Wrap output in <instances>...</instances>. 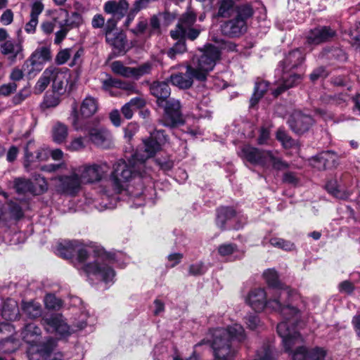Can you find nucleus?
Returning a JSON list of instances; mask_svg holds the SVG:
<instances>
[{
	"mask_svg": "<svg viewBox=\"0 0 360 360\" xmlns=\"http://www.w3.org/2000/svg\"><path fill=\"white\" fill-rule=\"evenodd\" d=\"M335 30L330 27H319L309 32L307 41L309 44L318 45L330 40L335 36Z\"/></svg>",
	"mask_w": 360,
	"mask_h": 360,
	"instance_id": "obj_22",
	"label": "nucleus"
},
{
	"mask_svg": "<svg viewBox=\"0 0 360 360\" xmlns=\"http://www.w3.org/2000/svg\"><path fill=\"white\" fill-rule=\"evenodd\" d=\"M56 190L62 194L75 195L81 189L82 181L75 168L70 175H60L53 179Z\"/></svg>",
	"mask_w": 360,
	"mask_h": 360,
	"instance_id": "obj_13",
	"label": "nucleus"
},
{
	"mask_svg": "<svg viewBox=\"0 0 360 360\" xmlns=\"http://www.w3.org/2000/svg\"><path fill=\"white\" fill-rule=\"evenodd\" d=\"M3 55L8 56L9 58L14 60L22 52V47L20 42L13 40H7L0 46Z\"/></svg>",
	"mask_w": 360,
	"mask_h": 360,
	"instance_id": "obj_31",
	"label": "nucleus"
},
{
	"mask_svg": "<svg viewBox=\"0 0 360 360\" xmlns=\"http://www.w3.org/2000/svg\"><path fill=\"white\" fill-rule=\"evenodd\" d=\"M167 141V136L163 130L155 129L150 131V136L143 140V147L141 148L128 163L122 160L116 162L113 165V170L110 179L117 192H120L124 184L131 178L139 176H144L146 174L145 162L147 159L153 157Z\"/></svg>",
	"mask_w": 360,
	"mask_h": 360,
	"instance_id": "obj_2",
	"label": "nucleus"
},
{
	"mask_svg": "<svg viewBox=\"0 0 360 360\" xmlns=\"http://www.w3.org/2000/svg\"><path fill=\"white\" fill-rule=\"evenodd\" d=\"M246 30V25L244 21L234 18L225 21L221 25L222 34L229 37H237L244 33Z\"/></svg>",
	"mask_w": 360,
	"mask_h": 360,
	"instance_id": "obj_24",
	"label": "nucleus"
},
{
	"mask_svg": "<svg viewBox=\"0 0 360 360\" xmlns=\"http://www.w3.org/2000/svg\"><path fill=\"white\" fill-rule=\"evenodd\" d=\"M235 4L233 0H219L217 3V11L215 16L223 18L231 17L236 8Z\"/></svg>",
	"mask_w": 360,
	"mask_h": 360,
	"instance_id": "obj_34",
	"label": "nucleus"
},
{
	"mask_svg": "<svg viewBox=\"0 0 360 360\" xmlns=\"http://www.w3.org/2000/svg\"><path fill=\"white\" fill-rule=\"evenodd\" d=\"M253 360H276L274 346L270 343H264L256 352Z\"/></svg>",
	"mask_w": 360,
	"mask_h": 360,
	"instance_id": "obj_36",
	"label": "nucleus"
},
{
	"mask_svg": "<svg viewBox=\"0 0 360 360\" xmlns=\"http://www.w3.org/2000/svg\"><path fill=\"white\" fill-rule=\"evenodd\" d=\"M85 147L83 138L77 137L72 140L68 146V150L72 151L79 150Z\"/></svg>",
	"mask_w": 360,
	"mask_h": 360,
	"instance_id": "obj_64",
	"label": "nucleus"
},
{
	"mask_svg": "<svg viewBox=\"0 0 360 360\" xmlns=\"http://www.w3.org/2000/svg\"><path fill=\"white\" fill-rule=\"evenodd\" d=\"M8 210L11 217L15 219H19L23 216L22 208L16 202H9Z\"/></svg>",
	"mask_w": 360,
	"mask_h": 360,
	"instance_id": "obj_58",
	"label": "nucleus"
},
{
	"mask_svg": "<svg viewBox=\"0 0 360 360\" xmlns=\"http://www.w3.org/2000/svg\"><path fill=\"white\" fill-rule=\"evenodd\" d=\"M338 164V155L330 150L323 151L311 160V165L317 169L335 167Z\"/></svg>",
	"mask_w": 360,
	"mask_h": 360,
	"instance_id": "obj_20",
	"label": "nucleus"
},
{
	"mask_svg": "<svg viewBox=\"0 0 360 360\" xmlns=\"http://www.w3.org/2000/svg\"><path fill=\"white\" fill-rule=\"evenodd\" d=\"M68 136V127L66 124L60 122H56L53 124L51 129V137L55 143L61 144L65 142Z\"/></svg>",
	"mask_w": 360,
	"mask_h": 360,
	"instance_id": "obj_33",
	"label": "nucleus"
},
{
	"mask_svg": "<svg viewBox=\"0 0 360 360\" xmlns=\"http://www.w3.org/2000/svg\"><path fill=\"white\" fill-rule=\"evenodd\" d=\"M245 323L251 330H255L260 325V320L256 314H249L245 317Z\"/></svg>",
	"mask_w": 360,
	"mask_h": 360,
	"instance_id": "obj_61",
	"label": "nucleus"
},
{
	"mask_svg": "<svg viewBox=\"0 0 360 360\" xmlns=\"http://www.w3.org/2000/svg\"><path fill=\"white\" fill-rule=\"evenodd\" d=\"M150 90L151 94L157 98L158 105L164 108V114L160 123L170 128L184 124L179 101L167 99L171 91L168 84L165 82H155L151 84Z\"/></svg>",
	"mask_w": 360,
	"mask_h": 360,
	"instance_id": "obj_4",
	"label": "nucleus"
},
{
	"mask_svg": "<svg viewBox=\"0 0 360 360\" xmlns=\"http://www.w3.org/2000/svg\"><path fill=\"white\" fill-rule=\"evenodd\" d=\"M19 314V309L17 302L11 299L4 302L2 307L1 316L2 319L7 321H14Z\"/></svg>",
	"mask_w": 360,
	"mask_h": 360,
	"instance_id": "obj_29",
	"label": "nucleus"
},
{
	"mask_svg": "<svg viewBox=\"0 0 360 360\" xmlns=\"http://www.w3.org/2000/svg\"><path fill=\"white\" fill-rule=\"evenodd\" d=\"M186 51V46L184 40L180 39L174 45L171 47L167 52L169 58L174 59L179 54H182Z\"/></svg>",
	"mask_w": 360,
	"mask_h": 360,
	"instance_id": "obj_44",
	"label": "nucleus"
},
{
	"mask_svg": "<svg viewBox=\"0 0 360 360\" xmlns=\"http://www.w3.org/2000/svg\"><path fill=\"white\" fill-rule=\"evenodd\" d=\"M247 339L243 327L233 323L227 328H219L212 333V347L214 350V360H234L238 345ZM173 360H197L193 357L182 359L175 356Z\"/></svg>",
	"mask_w": 360,
	"mask_h": 360,
	"instance_id": "obj_3",
	"label": "nucleus"
},
{
	"mask_svg": "<svg viewBox=\"0 0 360 360\" xmlns=\"http://www.w3.org/2000/svg\"><path fill=\"white\" fill-rule=\"evenodd\" d=\"M269 242L272 246L285 251L293 250L295 248L293 243L280 238H271Z\"/></svg>",
	"mask_w": 360,
	"mask_h": 360,
	"instance_id": "obj_45",
	"label": "nucleus"
},
{
	"mask_svg": "<svg viewBox=\"0 0 360 360\" xmlns=\"http://www.w3.org/2000/svg\"><path fill=\"white\" fill-rule=\"evenodd\" d=\"M325 356V350L316 347L308 352L307 360H323Z\"/></svg>",
	"mask_w": 360,
	"mask_h": 360,
	"instance_id": "obj_57",
	"label": "nucleus"
},
{
	"mask_svg": "<svg viewBox=\"0 0 360 360\" xmlns=\"http://www.w3.org/2000/svg\"><path fill=\"white\" fill-rule=\"evenodd\" d=\"M103 9L106 13L112 14V17L120 20L127 13L129 4L126 0L108 1L105 3Z\"/></svg>",
	"mask_w": 360,
	"mask_h": 360,
	"instance_id": "obj_26",
	"label": "nucleus"
},
{
	"mask_svg": "<svg viewBox=\"0 0 360 360\" xmlns=\"http://www.w3.org/2000/svg\"><path fill=\"white\" fill-rule=\"evenodd\" d=\"M205 271L206 268L202 262L195 263L189 266V274L192 276L202 275Z\"/></svg>",
	"mask_w": 360,
	"mask_h": 360,
	"instance_id": "obj_62",
	"label": "nucleus"
},
{
	"mask_svg": "<svg viewBox=\"0 0 360 360\" xmlns=\"http://www.w3.org/2000/svg\"><path fill=\"white\" fill-rule=\"evenodd\" d=\"M263 276L270 288V292L276 297L283 303H291L298 295L295 291L291 290L288 287L283 285L278 280L276 271L274 269H269L263 273Z\"/></svg>",
	"mask_w": 360,
	"mask_h": 360,
	"instance_id": "obj_10",
	"label": "nucleus"
},
{
	"mask_svg": "<svg viewBox=\"0 0 360 360\" xmlns=\"http://www.w3.org/2000/svg\"><path fill=\"white\" fill-rule=\"evenodd\" d=\"M304 54L298 49L286 53L276 70V74L280 75L281 72H294L302 69L304 62Z\"/></svg>",
	"mask_w": 360,
	"mask_h": 360,
	"instance_id": "obj_14",
	"label": "nucleus"
},
{
	"mask_svg": "<svg viewBox=\"0 0 360 360\" xmlns=\"http://www.w3.org/2000/svg\"><path fill=\"white\" fill-rule=\"evenodd\" d=\"M111 68L112 72L117 75L124 77H133L134 68L124 66L120 61H114L111 64Z\"/></svg>",
	"mask_w": 360,
	"mask_h": 360,
	"instance_id": "obj_43",
	"label": "nucleus"
},
{
	"mask_svg": "<svg viewBox=\"0 0 360 360\" xmlns=\"http://www.w3.org/2000/svg\"><path fill=\"white\" fill-rule=\"evenodd\" d=\"M54 19L58 22V26L60 28L55 34L54 43L60 44L72 27V22L69 18L68 11L64 8L57 9Z\"/></svg>",
	"mask_w": 360,
	"mask_h": 360,
	"instance_id": "obj_19",
	"label": "nucleus"
},
{
	"mask_svg": "<svg viewBox=\"0 0 360 360\" xmlns=\"http://www.w3.org/2000/svg\"><path fill=\"white\" fill-rule=\"evenodd\" d=\"M97 110L98 103L96 98L86 96L81 103L80 114L84 117H89L95 114Z\"/></svg>",
	"mask_w": 360,
	"mask_h": 360,
	"instance_id": "obj_35",
	"label": "nucleus"
},
{
	"mask_svg": "<svg viewBox=\"0 0 360 360\" xmlns=\"http://www.w3.org/2000/svg\"><path fill=\"white\" fill-rule=\"evenodd\" d=\"M246 301L255 311H262L265 307L278 311L285 321L291 319L296 321L301 314V309L297 307L291 303H283L274 295L272 298L267 300L266 292L262 288L251 290Z\"/></svg>",
	"mask_w": 360,
	"mask_h": 360,
	"instance_id": "obj_6",
	"label": "nucleus"
},
{
	"mask_svg": "<svg viewBox=\"0 0 360 360\" xmlns=\"http://www.w3.org/2000/svg\"><path fill=\"white\" fill-rule=\"evenodd\" d=\"M85 131L89 141L94 144L104 148L110 145L112 140L110 132L98 122H88Z\"/></svg>",
	"mask_w": 360,
	"mask_h": 360,
	"instance_id": "obj_15",
	"label": "nucleus"
},
{
	"mask_svg": "<svg viewBox=\"0 0 360 360\" xmlns=\"http://www.w3.org/2000/svg\"><path fill=\"white\" fill-rule=\"evenodd\" d=\"M48 158L47 151L42 148H36L33 141L27 143L25 147L24 166L27 171H30L35 167L36 163L46 160Z\"/></svg>",
	"mask_w": 360,
	"mask_h": 360,
	"instance_id": "obj_17",
	"label": "nucleus"
},
{
	"mask_svg": "<svg viewBox=\"0 0 360 360\" xmlns=\"http://www.w3.org/2000/svg\"><path fill=\"white\" fill-rule=\"evenodd\" d=\"M31 95V89L30 86H24L12 98V103L17 105L21 104Z\"/></svg>",
	"mask_w": 360,
	"mask_h": 360,
	"instance_id": "obj_47",
	"label": "nucleus"
},
{
	"mask_svg": "<svg viewBox=\"0 0 360 360\" xmlns=\"http://www.w3.org/2000/svg\"><path fill=\"white\" fill-rule=\"evenodd\" d=\"M269 84L266 82L262 81L257 82L255 86L254 93L250 98V106H255L259 99L263 96L264 92L268 89Z\"/></svg>",
	"mask_w": 360,
	"mask_h": 360,
	"instance_id": "obj_41",
	"label": "nucleus"
},
{
	"mask_svg": "<svg viewBox=\"0 0 360 360\" xmlns=\"http://www.w3.org/2000/svg\"><path fill=\"white\" fill-rule=\"evenodd\" d=\"M70 120L74 129L76 131L82 130V125L79 122V117L77 111V105L75 103L72 107V112L70 117Z\"/></svg>",
	"mask_w": 360,
	"mask_h": 360,
	"instance_id": "obj_55",
	"label": "nucleus"
},
{
	"mask_svg": "<svg viewBox=\"0 0 360 360\" xmlns=\"http://www.w3.org/2000/svg\"><path fill=\"white\" fill-rule=\"evenodd\" d=\"M168 13H159L158 15H154L150 18V32L151 34L153 33H160V18L163 16L164 18H166V15H167Z\"/></svg>",
	"mask_w": 360,
	"mask_h": 360,
	"instance_id": "obj_53",
	"label": "nucleus"
},
{
	"mask_svg": "<svg viewBox=\"0 0 360 360\" xmlns=\"http://www.w3.org/2000/svg\"><path fill=\"white\" fill-rule=\"evenodd\" d=\"M44 304L46 308L50 309H59L62 307L61 300L57 298L53 294H48L44 298Z\"/></svg>",
	"mask_w": 360,
	"mask_h": 360,
	"instance_id": "obj_50",
	"label": "nucleus"
},
{
	"mask_svg": "<svg viewBox=\"0 0 360 360\" xmlns=\"http://www.w3.org/2000/svg\"><path fill=\"white\" fill-rule=\"evenodd\" d=\"M108 44L112 46L118 53L124 51L127 46V37L122 32H108L105 36Z\"/></svg>",
	"mask_w": 360,
	"mask_h": 360,
	"instance_id": "obj_28",
	"label": "nucleus"
},
{
	"mask_svg": "<svg viewBox=\"0 0 360 360\" xmlns=\"http://www.w3.org/2000/svg\"><path fill=\"white\" fill-rule=\"evenodd\" d=\"M17 87L15 82L1 84L0 86V97H8L16 91Z\"/></svg>",
	"mask_w": 360,
	"mask_h": 360,
	"instance_id": "obj_56",
	"label": "nucleus"
},
{
	"mask_svg": "<svg viewBox=\"0 0 360 360\" xmlns=\"http://www.w3.org/2000/svg\"><path fill=\"white\" fill-rule=\"evenodd\" d=\"M300 319V316L296 321L295 319L282 321L277 326V332L282 339L285 351L291 354L292 360H307L309 352L305 347L300 345L304 340L295 328Z\"/></svg>",
	"mask_w": 360,
	"mask_h": 360,
	"instance_id": "obj_7",
	"label": "nucleus"
},
{
	"mask_svg": "<svg viewBox=\"0 0 360 360\" xmlns=\"http://www.w3.org/2000/svg\"><path fill=\"white\" fill-rule=\"evenodd\" d=\"M60 96L54 92L46 95L44 99V105L46 108L56 107L60 103Z\"/></svg>",
	"mask_w": 360,
	"mask_h": 360,
	"instance_id": "obj_54",
	"label": "nucleus"
},
{
	"mask_svg": "<svg viewBox=\"0 0 360 360\" xmlns=\"http://www.w3.org/2000/svg\"><path fill=\"white\" fill-rule=\"evenodd\" d=\"M57 10L53 11L51 13V19L42 22L41 28L44 34H50L53 33L56 26L58 25V22L54 19Z\"/></svg>",
	"mask_w": 360,
	"mask_h": 360,
	"instance_id": "obj_49",
	"label": "nucleus"
},
{
	"mask_svg": "<svg viewBox=\"0 0 360 360\" xmlns=\"http://www.w3.org/2000/svg\"><path fill=\"white\" fill-rule=\"evenodd\" d=\"M27 344V355L30 360H46L57 347V340L51 337L42 340L41 330L31 323L25 326L21 333Z\"/></svg>",
	"mask_w": 360,
	"mask_h": 360,
	"instance_id": "obj_5",
	"label": "nucleus"
},
{
	"mask_svg": "<svg viewBox=\"0 0 360 360\" xmlns=\"http://www.w3.org/2000/svg\"><path fill=\"white\" fill-rule=\"evenodd\" d=\"M67 73L62 68L54 66V74L52 77V89L54 93L62 95L65 92L67 84Z\"/></svg>",
	"mask_w": 360,
	"mask_h": 360,
	"instance_id": "obj_27",
	"label": "nucleus"
},
{
	"mask_svg": "<svg viewBox=\"0 0 360 360\" xmlns=\"http://www.w3.org/2000/svg\"><path fill=\"white\" fill-rule=\"evenodd\" d=\"M117 89L124 91L128 96L139 94V90L136 84L134 82H122L120 80Z\"/></svg>",
	"mask_w": 360,
	"mask_h": 360,
	"instance_id": "obj_51",
	"label": "nucleus"
},
{
	"mask_svg": "<svg viewBox=\"0 0 360 360\" xmlns=\"http://www.w3.org/2000/svg\"><path fill=\"white\" fill-rule=\"evenodd\" d=\"M153 65L150 62L144 63L138 67L133 68V77L139 79V77L150 74L153 70Z\"/></svg>",
	"mask_w": 360,
	"mask_h": 360,
	"instance_id": "obj_48",
	"label": "nucleus"
},
{
	"mask_svg": "<svg viewBox=\"0 0 360 360\" xmlns=\"http://www.w3.org/2000/svg\"><path fill=\"white\" fill-rule=\"evenodd\" d=\"M14 188L15 191L19 193H25L27 192L36 193L34 190V186L30 180L25 179H16L14 181Z\"/></svg>",
	"mask_w": 360,
	"mask_h": 360,
	"instance_id": "obj_42",
	"label": "nucleus"
},
{
	"mask_svg": "<svg viewBox=\"0 0 360 360\" xmlns=\"http://www.w3.org/2000/svg\"><path fill=\"white\" fill-rule=\"evenodd\" d=\"M328 76V72L323 67H319L314 70L310 74L309 78L312 82H316L319 79H323Z\"/></svg>",
	"mask_w": 360,
	"mask_h": 360,
	"instance_id": "obj_60",
	"label": "nucleus"
},
{
	"mask_svg": "<svg viewBox=\"0 0 360 360\" xmlns=\"http://www.w3.org/2000/svg\"><path fill=\"white\" fill-rule=\"evenodd\" d=\"M22 311L30 319H35L41 314L40 304L34 302H22Z\"/></svg>",
	"mask_w": 360,
	"mask_h": 360,
	"instance_id": "obj_38",
	"label": "nucleus"
},
{
	"mask_svg": "<svg viewBox=\"0 0 360 360\" xmlns=\"http://www.w3.org/2000/svg\"><path fill=\"white\" fill-rule=\"evenodd\" d=\"M326 188L329 193L337 198L346 199L349 197V193L339 186L335 179L328 181L326 185Z\"/></svg>",
	"mask_w": 360,
	"mask_h": 360,
	"instance_id": "obj_37",
	"label": "nucleus"
},
{
	"mask_svg": "<svg viewBox=\"0 0 360 360\" xmlns=\"http://www.w3.org/2000/svg\"><path fill=\"white\" fill-rule=\"evenodd\" d=\"M52 59V54L50 46H39L31 54L30 57L25 61L24 66L31 68L30 72L41 70L43 65Z\"/></svg>",
	"mask_w": 360,
	"mask_h": 360,
	"instance_id": "obj_16",
	"label": "nucleus"
},
{
	"mask_svg": "<svg viewBox=\"0 0 360 360\" xmlns=\"http://www.w3.org/2000/svg\"><path fill=\"white\" fill-rule=\"evenodd\" d=\"M196 20L195 14L188 11L181 15L179 22L177 24L175 30L170 31V35L174 39H178L179 37L183 36L187 28L193 26Z\"/></svg>",
	"mask_w": 360,
	"mask_h": 360,
	"instance_id": "obj_25",
	"label": "nucleus"
},
{
	"mask_svg": "<svg viewBox=\"0 0 360 360\" xmlns=\"http://www.w3.org/2000/svg\"><path fill=\"white\" fill-rule=\"evenodd\" d=\"M53 74L54 66L53 65L49 66L44 70L35 84L34 88L35 94H41L48 87L51 81H52Z\"/></svg>",
	"mask_w": 360,
	"mask_h": 360,
	"instance_id": "obj_30",
	"label": "nucleus"
},
{
	"mask_svg": "<svg viewBox=\"0 0 360 360\" xmlns=\"http://www.w3.org/2000/svg\"><path fill=\"white\" fill-rule=\"evenodd\" d=\"M217 250L221 257L227 259L231 258L230 260L231 261L238 258L236 256L233 257V255L238 252V247L233 243L221 244L218 247Z\"/></svg>",
	"mask_w": 360,
	"mask_h": 360,
	"instance_id": "obj_39",
	"label": "nucleus"
},
{
	"mask_svg": "<svg viewBox=\"0 0 360 360\" xmlns=\"http://www.w3.org/2000/svg\"><path fill=\"white\" fill-rule=\"evenodd\" d=\"M82 184H95L102 181L107 175L110 167L106 162L84 164L75 167Z\"/></svg>",
	"mask_w": 360,
	"mask_h": 360,
	"instance_id": "obj_11",
	"label": "nucleus"
},
{
	"mask_svg": "<svg viewBox=\"0 0 360 360\" xmlns=\"http://www.w3.org/2000/svg\"><path fill=\"white\" fill-rule=\"evenodd\" d=\"M314 120L309 115L301 112H294L288 120L290 129L296 134H303L309 130Z\"/></svg>",
	"mask_w": 360,
	"mask_h": 360,
	"instance_id": "obj_21",
	"label": "nucleus"
},
{
	"mask_svg": "<svg viewBox=\"0 0 360 360\" xmlns=\"http://www.w3.org/2000/svg\"><path fill=\"white\" fill-rule=\"evenodd\" d=\"M57 251L64 259H70L74 252H77L74 266L89 279L98 280L106 284L114 283L115 272L102 248L82 245L78 241H69L59 245Z\"/></svg>",
	"mask_w": 360,
	"mask_h": 360,
	"instance_id": "obj_1",
	"label": "nucleus"
},
{
	"mask_svg": "<svg viewBox=\"0 0 360 360\" xmlns=\"http://www.w3.org/2000/svg\"><path fill=\"white\" fill-rule=\"evenodd\" d=\"M42 321L48 332H55L62 338L68 337L73 333L84 329L86 326V322L82 319L78 323L70 326L59 314L46 316Z\"/></svg>",
	"mask_w": 360,
	"mask_h": 360,
	"instance_id": "obj_9",
	"label": "nucleus"
},
{
	"mask_svg": "<svg viewBox=\"0 0 360 360\" xmlns=\"http://www.w3.org/2000/svg\"><path fill=\"white\" fill-rule=\"evenodd\" d=\"M240 156L250 163L265 169L271 167L276 170H283L288 167V164L276 151L259 150L250 146H245L241 150Z\"/></svg>",
	"mask_w": 360,
	"mask_h": 360,
	"instance_id": "obj_8",
	"label": "nucleus"
},
{
	"mask_svg": "<svg viewBox=\"0 0 360 360\" xmlns=\"http://www.w3.org/2000/svg\"><path fill=\"white\" fill-rule=\"evenodd\" d=\"M119 79H112V77H108L106 79L103 80L102 82V88L105 91H108L111 94V89L113 87L118 88Z\"/></svg>",
	"mask_w": 360,
	"mask_h": 360,
	"instance_id": "obj_63",
	"label": "nucleus"
},
{
	"mask_svg": "<svg viewBox=\"0 0 360 360\" xmlns=\"http://www.w3.org/2000/svg\"><path fill=\"white\" fill-rule=\"evenodd\" d=\"M276 139L285 148H291L294 144V140L282 128H279L276 132Z\"/></svg>",
	"mask_w": 360,
	"mask_h": 360,
	"instance_id": "obj_46",
	"label": "nucleus"
},
{
	"mask_svg": "<svg viewBox=\"0 0 360 360\" xmlns=\"http://www.w3.org/2000/svg\"><path fill=\"white\" fill-rule=\"evenodd\" d=\"M278 79L276 81V88L273 89L272 94L278 96L285 90L297 85L302 79V74L295 72H281L280 75L276 74Z\"/></svg>",
	"mask_w": 360,
	"mask_h": 360,
	"instance_id": "obj_18",
	"label": "nucleus"
},
{
	"mask_svg": "<svg viewBox=\"0 0 360 360\" xmlns=\"http://www.w3.org/2000/svg\"><path fill=\"white\" fill-rule=\"evenodd\" d=\"M72 55V49H64L58 51L55 58V62L57 65L65 64Z\"/></svg>",
	"mask_w": 360,
	"mask_h": 360,
	"instance_id": "obj_52",
	"label": "nucleus"
},
{
	"mask_svg": "<svg viewBox=\"0 0 360 360\" xmlns=\"http://www.w3.org/2000/svg\"><path fill=\"white\" fill-rule=\"evenodd\" d=\"M237 218L236 211L231 207H222L217 210V225L221 229H225L226 223Z\"/></svg>",
	"mask_w": 360,
	"mask_h": 360,
	"instance_id": "obj_32",
	"label": "nucleus"
},
{
	"mask_svg": "<svg viewBox=\"0 0 360 360\" xmlns=\"http://www.w3.org/2000/svg\"><path fill=\"white\" fill-rule=\"evenodd\" d=\"M36 184L38 186V188L34 187V190L36 191V193H33L35 195H38L42 193H44L48 189V184L44 179V177L38 175L35 178Z\"/></svg>",
	"mask_w": 360,
	"mask_h": 360,
	"instance_id": "obj_59",
	"label": "nucleus"
},
{
	"mask_svg": "<svg viewBox=\"0 0 360 360\" xmlns=\"http://www.w3.org/2000/svg\"><path fill=\"white\" fill-rule=\"evenodd\" d=\"M219 56L220 51L218 48L210 44L205 46L202 54L198 59L197 67L194 68L195 79L205 80L207 72L212 70Z\"/></svg>",
	"mask_w": 360,
	"mask_h": 360,
	"instance_id": "obj_12",
	"label": "nucleus"
},
{
	"mask_svg": "<svg viewBox=\"0 0 360 360\" xmlns=\"http://www.w3.org/2000/svg\"><path fill=\"white\" fill-rule=\"evenodd\" d=\"M195 72L191 65L186 66L185 73L172 75L169 77L171 83L180 89H188L193 84V79H195Z\"/></svg>",
	"mask_w": 360,
	"mask_h": 360,
	"instance_id": "obj_23",
	"label": "nucleus"
},
{
	"mask_svg": "<svg viewBox=\"0 0 360 360\" xmlns=\"http://www.w3.org/2000/svg\"><path fill=\"white\" fill-rule=\"evenodd\" d=\"M235 11L236 12V16L235 18L244 21L245 25L247 24L248 19L250 18L254 14L252 6L248 4L236 6Z\"/></svg>",
	"mask_w": 360,
	"mask_h": 360,
	"instance_id": "obj_40",
	"label": "nucleus"
}]
</instances>
